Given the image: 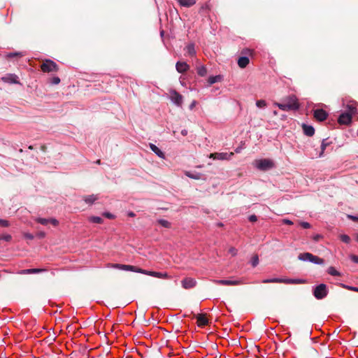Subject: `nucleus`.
<instances>
[{
    "instance_id": "13d9d810",
    "label": "nucleus",
    "mask_w": 358,
    "mask_h": 358,
    "mask_svg": "<svg viewBox=\"0 0 358 358\" xmlns=\"http://www.w3.org/2000/svg\"><path fill=\"white\" fill-rule=\"evenodd\" d=\"M181 134H182V136H186V135L187 134V131L186 129H182V130L181 131Z\"/></svg>"
},
{
    "instance_id": "5701e85b",
    "label": "nucleus",
    "mask_w": 358,
    "mask_h": 358,
    "mask_svg": "<svg viewBox=\"0 0 358 358\" xmlns=\"http://www.w3.org/2000/svg\"><path fill=\"white\" fill-rule=\"evenodd\" d=\"M178 1L184 7H191L196 3V0H178Z\"/></svg>"
},
{
    "instance_id": "39448f33",
    "label": "nucleus",
    "mask_w": 358,
    "mask_h": 358,
    "mask_svg": "<svg viewBox=\"0 0 358 358\" xmlns=\"http://www.w3.org/2000/svg\"><path fill=\"white\" fill-rule=\"evenodd\" d=\"M171 100L178 106H181L183 101V97L181 94L177 92L176 90H171L170 92Z\"/></svg>"
},
{
    "instance_id": "6e6552de",
    "label": "nucleus",
    "mask_w": 358,
    "mask_h": 358,
    "mask_svg": "<svg viewBox=\"0 0 358 358\" xmlns=\"http://www.w3.org/2000/svg\"><path fill=\"white\" fill-rule=\"evenodd\" d=\"M262 282L263 283L283 282L285 284H291V279L282 278H273L263 280Z\"/></svg>"
},
{
    "instance_id": "6e6d98bb",
    "label": "nucleus",
    "mask_w": 358,
    "mask_h": 358,
    "mask_svg": "<svg viewBox=\"0 0 358 358\" xmlns=\"http://www.w3.org/2000/svg\"><path fill=\"white\" fill-rule=\"evenodd\" d=\"M305 282L304 280H294L292 279V283H301V282Z\"/></svg>"
},
{
    "instance_id": "f257e3e1",
    "label": "nucleus",
    "mask_w": 358,
    "mask_h": 358,
    "mask_svg": "<svg viewBox=\"0 0 358 358\" xmlns=\"http://www.w3.org/2000/svg\"><path fill=\"white\" fill-rule=\"evenodd\" d=\"M253 166L259 171H266L275 166L273 161L271 159H259L253 162Z\"/></svg>"
},
{
    "instance_id": "09e8293b",
    "label": "nucleus",
    "mask_w": 358,
    "mask_h": 358,
    "mask_svg": "<svg viewBox=\"0 0 358 358\" xmlns=\"http://www.w3.org/2000/svg\"><path fill=\"white\" fill-rule=\"evenodd\" d=\"M24 236L27 238V239H29V240H32L34 238V236L31 234H29V233H25L24 234Z\"/></svg>"
},
{
    "instance_id": "774afa93",
    "label": "nucleus",
    "mask_w": 358,
    "mask_h": 358,
    "mask_svg": "<svg viewBox=\"0 0 358 358\" xmlns=\"http://www.w3.org/2000/svg\"><path fill=\"white\" fill-rule=\"evenodd\" d=\"M357 241H358V235L357 236V238H356Z\"/></svg>"
},
{
    "instance_id": "e433bc0d",
    "label": "nucleus",
    "mask_w": 358,
    "mask_h": 358,
    "mask_svg": "<svg viewBox=\"0 0 358 358\" xmlns=\"http://www.w3.org/2000/svg\"><path fill=\"white\" fill-rule=\"evenodd\" d=\"M185 175L190 178H193V179H196V180H199L200 178L199 174H193L189 171H187L185 173Z\"/></svg>"
},
{
    "instance_id": "c9c22d12",
    "label": "nucleus",
    "mask_w": 358,
    "mask_h": 358,
    "mask_svg": "<svg viewBox=\"0 0 358 358\" xmlns=\"http://www.w3.org/2000/svg\"><path fill=\"white\" fill-rule=\"evenodd\" d=\"M36 222L43 224V225H47L48 224L50 223V220L49 219H45V218H37L36 219Z\"/></svg>"
},
{
    "instance_id": "9b49d317",
    "label": "nucleus",
    "mask_w": 358,
    "mask_h": 358,
    "mask_svg": "<svg viewBox=\"0 0 358 358\" xmlns=\"http://www.w3.org/2000/svg\"><path fill=\"white\" fill-rule=\"evenodd\" d=\"M1 80L8 83H19L18 77L15 74H8L1 78Z\"/></svg>"
},
{
    "instance_id": "f704fd0d",
    "label": "nucleus",
    "mask_w": 358,
    "mask_h": 358,
    "mask_svg": "<svg viewBox=\"0 0 358 358\" xmlns=\"http://www.w3.org/2000/svg\"><path fill=\"white\" fill-rule=\"evenodd\" d=\"M256 106L258 108H262L266 106V102L264 100H258L256 101Z\"/></svg>"
},
{
    "instance_id": "aec40b11",
    "label": "nucleus",
    "mask_w": 358,
    "mask_h": 358,
    "mask_svg": "<svg viewBox=\"0 0 358 358\" xmlns=\"http://www.w3.org/2000/svg\"><path fill=\"white\" fill-rule=\"evenodd\" d=\"M45 271V269L42 268H29L22 270L19 273L20 274H31V273H38L42 271Z\"/></svg>"
},
{
    "instance_id": "6ab92c4d",
    "label": "nucleus",
    "mask_w": 358,
    "mask_h": 358,
    "mask_svg": "<svg viewBox=\"0 0 358 358\" xmlns=\"http://www.w3.org/2000/svg\"><path fill=\"white\" fill-rule=\"evenodd\" d=\"M186 54L190 57H193L196 55V50L194 48V44L190 43L188 44L185 48Z\"/></svg>"
},
{
    "instance_id": "69168bd1",
    "label": "nucleus",
    "mask_w": 358,
    "mask_h": 358,
    "mask_svg": "<svg viewBox=\"0 0 358 358\" xmlns=\"http://www.w3.org/2000/svg\"><path fill=\"white\" fill-rule=\"evenodd\" d=\"M354 292H358V287H357V289H354Z\"/></svg>"
},
{
    "instance_id": "c03bdc74",
    "label": "nucleus",
    "mask_w": 358,
    "mask_h": 358,
    "mask_svg": "<svg viewBox=\"0 0 358 358\" xmlns=\"http://www.w3.org/2000/svg\"><path fill=\"white\" fill-rule=\"evenodd\" d=\"M60 83V79L59 77H54L51 80V83L53 85H57Z\"/></svg>"
},
{
    "instance_id": "338daca9",
    "label": "nucleus",
    "mask_w": 358,
    "mask_h": 358,
    "mask_svg": "<svg viewBox=\"0 0 358 358\" xmlns=\"http://www.w3.org/2000/svg\"><path fill=\"white\" fill-rule=\"evenodd\" d=\"M29 149H31V150H32V149H33V147H32L31 145H30V146L29 147Z\"/></svg>"
},
{
    "instance_id": "864d4df0",
    "label": "nucleus",
    "mask_w": 358,
    "mask_h": 358,
    "mask_svg": "<svg viewBox=\"0 0 358 358\" xmlns=\"http://www.w3.org/2000/svg\"><path fill=\"white\" fill-rule=\"evenodd\" d=\"M327 145H328V143H325L324 141H323L322 143V145H321L322 152H323L325 150V148Z\"/></svg>"
},
{
    "instance_id": "37998d69",
    "label": "nucleus",
    "mask_w": 358,
    "mask_h": 358,
    "mask_svg": "<svg viewBox=\"0 0 358 358\" xmlns=\"http://www.w3.org/2000/svg\"><path fill=\"white\" fill-rule=\"evenodd\" d=\"M0 226L3 227H7L9 226V223L6 220L0 219Z\"/></svg>"
},
{
    "instance_id": "0eeeda50",
    "label": "nucleus",
    "mask_w": 358,
    "mask_h": 358,
    "mask_svg": "<svg viewBox=\"0 0 358 358\" xmlns=\"http://www.w3.org/2000/svg\"><path fill=\"white\" fill-rule=\"evenodd\" d=\"M328 113L323 109H316L314 110V117L318 121H324L327 119Z\"/></svg>"
},
{
    "instance_id": "4be33fe9",
    "label": "nucleus",
    "mask_w": 358,
    "mask_h": 358,
    "mask_svg": "<svg viewBox=\"0 0 358 358\" xmlns=\"http://www.w3.org/2000/svg\"><path fill=\"white\" fill-rule=\"evenodd\" d=\"M98 199V196L94 194L83 196V200L88 204H92Z\"/></svg>"
},
{
    "instance_id": "4d7b16f0",
    "label": "nucleus",
    "mask_w": 358,
    "mask_h": 358,
    "mask_svg": "<svg viewBox=\"0 0 358 358\" xmlns=\"http://www.w3.org/2000/svg\"><path fill=\"white\" fill-rule=\"evenodd\" d=\"M348 289L354 291V289H357V287L345 286Z\"/></svg>"
},
{
    "instance_id": "de8ad7c7",
    "label": "nucleus",
    "mask_w": 358,
    "mask_h": 358,
    "mask_svg": "<svg viewBox=\"0 0 358 358\" xmlns=\"http://www.w3.org/2000/svg\"><path fill=\"white\" fill-rule=\"evenodd\" d=\"M322 238V236L320 235V234H316L313 237V239L317 242L319 241L321 238Z\"/></svg>"
},
{
    "instance_id": "052dcab7",
    "label": "nucleus",
    "mask_w": 358,
    "mask_h": 358,
    "mask_svg": "<svg viewBox=\"0 0 358 358\" xmlns=\"http://www.w3.org/2000/svg\"><path fill=\"white\" fill-rule=\"evenodd\" d=\"M129 216H130V217H134V216H135V214H134L133 212H130V213H129Z\"/></svg>"
},
{
    "instance_id": "ddd939ff",
    "label": "nucleus",
    "mask_w": 358,
    "mask_h": 358,
    "mask_svg": "<svg viewBox=\"0 0 358 358\" xmlns=\"http://www.w3.org/2000/svg\"><path fill=\"white\" fill-rule=\"evenodd\" d=\"M176 68L178 73H185L189 69V66L186 62H178Z\"/></svg>"
},
{
    "instance_id": "f3484780",
    "label": "nucleus",
    "mask_w": 358,
    "mask_h": 358,
    "mask_svg": "<svg viewBox=\"0 0 358 358\" xmlns=\"http://www.w3.org/2000/svg\"><path fill=\"white\" fill-rule=\"evenodd\" d=\"M249 58L246 56L245 57H241L238 59V65L240 68H245L247 65L249 64Z\"/></svg>"
},
{
    "instance_id": "ea45409f",
    "label": "nucleus",
    "mask_w": 358,
    "mask_h": 358,
    "mask_svg": "<svg viewBox=\"0 0 358 358\" xmlns=\"http://www.w3.org/2000/svg\"><path fill=\"white\" fill-rule=\"evenodd\" d=\"M238 250L234 247H231L229 250L228 253L230 254L231 256H236L237 255Z\"/></svg>"
},
{
    "instance_id": "dca6fc26",
    "label": "nucleus",
    "mask_w": 358,
    "mask_h": 358,
    "mask_svg": "<svg viewBox=\"0 0 358 358\" xmlns=\"http://www.w3.org/2000/svg\"><path fill=\"white\" fill-rule=\"evenodd\" d=\"M197 320L198 326L203 327L206 326L208 323V320L204 315L198 314L196 317Z\"/></svg>"
},
{
    "instance_id": "f03ea898",
    "label": "nucleus",
    "mask_w": 358,
    "mask_h": 358,
    "mask_svg": "<svg viewBox=\"0 0 358 358\" xmlns=\"http://www.w3.org/2000/svg\"><path fill=\"white\" fill-rule=\"evenodd\" d=\"M327 294V287L325 284L323 283L316 286L313 291V295L317 299H322L325 298Z\"/></svg>"
},
{
    "instance_id": "f8f14e48",
    "label": "nucleus",
    "mask_w": 358,
    "mask_h": 358,
    "mask_svg": "<svg viewBox=\"0 0 358 358\" xmlns=\"http://www.w3.org/2000/svg\"><path fill=\"white\" fill-rule=\"evenodd\" d=\"M145 275H150L155 278H163V279H169L170 276L167 273H162V272H156V271H147V273Z\"/></svg>"
},
{
    "instance_id": "8fccbe9b",
    "label": "nucleus",
    "mask_w": 358,
    "mask_h": 358,
    "mask_svg": "<svg viewBox=\"0 0 358 358\" xmlns=\"http://www.w3.org/2000/svg\"><path fill=\"white\" fill-rule=\"evenodd\" d=\"M18 55L22 56V53H20V52H14V53H10L9 55H8V57H13L18 56Z\"/></svg>"
},
{
    "instance_id": "412c9836",
    "label": "nucleus",
    "mask_w": 358,
    "mask_h": 358,
    "mask_svg": "<svg viewBox=\"0 0 358 358\" xmlns=\"http://www.w3.org/2000/svg\"><path fill=\"white\" fill-rule=\"evenodd\" d=\"M275 105L278 106V108L285 111L291 110V101H288L285 103H275Z\"/></svg>"
},
{
    "instance_id": "a211bd4d",
    "label": "nucleus",
    "mask_w": 358,
    "mask_h": 358,
    "mask_svg": "<svg viewBox=\"0 0 358 358\" xmlns=\"http://www.w3.org/2000/svg\"><path fill=\"white\" fill-rule=\"evenodd\" d=\"M150 148L152 152H154L158 157L161 158H164V152L155 145L150 143Z\"/></svg>"
},
{
    "instance_id": "c756f323",
    "label": "nucleus",
    "mask_w": 358,
    "mask_h": 358,
    "mask_svg": "<svg viewBox=\"0 0 358 358\" xmlns=\"http://www.w3.org/2000/svg\"><path fill=\"white\" fill-rule=\"evenodd\" d=\"M347 108H348V110H347L346 113H350L351 117L352 116V115L355 114L357 111V107L353 105H348Z\"/></svg>"
},
{
    "instance_id": "7c9ffc66",
    "label": "nucleus",
    "mask_w": 358,
    "mask_h": 358,
    "mask_svg": "<svg viewBox=\"0 0 358 358\" xmlns=\"http://www.w3.org/2000/svg\"><path fill=\"white\" fill-rule=\"evenodd\" d=\"M157 222L165 228H170L171 225L169 221L163 219L158 220Z\"/></svg>"
},
{
    "instance_id": "79ce46f5",
    "label": "nucleus",
    "mask_w": 358,
    "mask_h": 358,
    "mask_svg": "<svg viewBox=\"0 0 358 358\" xmlns=\"http://www.w3.org/2000/svg\"><path fill=\"white\" fill-rule=\"evenodd\" d=\"M103 215L104 217H106V218L108 219H114L115 218V215L110 213H108V212H105L103 213Z\"/></svg>"
},
{
    "instance_id": "473e14b6",
    "label": "nucleus",
    "mask_w": 358,
    "mask_h": 358,
    "mask_svg": "<svg viewBox=\"0 0 358 358\" xmlns=\"http://www.w3.org/2000/svg\"><path fill=\"white\" fill-rule=\"evenodd\" d=\"M220 80V77L219 76H210L209 77L208 82L209 84L212 85L217 82H218Z\"/></svg>"
},
{
    "instance_id": "e2e57ef3",
    "label": "nucleus",
    "mask_w": 358,
    "mask_h": 358,
    "mask_svg": "<svg viewBox=\"0 0 358 358\" xmlns=\"http://www.w3.org/2000/svg\"><path fill=\"white\" fill-rule=\"evenodd\" d=\"M39 236H40L41 237H44L45 234H44L43 232L40 233Z\"/></svg>"
},
{
    "instance_id": "49530a36",
    "label": "nucleus",
    "mask_w": 358,
    "mask_h": 358,
    "mask_svg": "<svg viewBox=\"0 0 358 358\" xmlns=\"http://www.w3.org/2000/svg\"><path fill=\"white\" fill-rule=\"evenodd\" d=\"M242 53L245 54V55H251L252 53V50L250 49H244V50H243Z\"/></svg>"
},
{
    "instance_id": "3c124183",
    "label": "nucleus",
    "mask_w": 358,
    "mask_h": 358,
    "mask_svg": "<svg viewBox=\"0 0 358 358\" xmlns=\"http://www.w3.org/2000/svg\"><path fill=\"white\" fill-rule=\"evenodd\" d=\"M50 223H51L54 226H57L58 224V221L56 219H49Z\"/></svg>"
},
{
    "instance_id": "bf43d9fd",
    "label": "nucleus",
    "mask_w": 358,
    "mask_h": 358,
    "mask_svg": "<svg viewBox=\"0 0 358 358\" xmlns=\"http://www.w3.org/2000/svg\"><path fill=\"white\" fill-rule=\"evenodd\" d=\"M284 222H285L286 224H291V220H284Z\"/></svg>"
},
{
    "instance_id": "1a4fd4ad",
    "label": "nucleus",
    "mask_w": 358,
    "mask_h": 358,
    "mask_svg": "<svg viewBox=\"0 0 358 358\" xmlns=\"http://www.w3.org/2000/svg\"><path fill=\"white\" fill-rule=\"evenodd\" d=\"M182 286L185 289H190L195 287L196 282L194 278H186L181 282Z\"/></svg>"
},
{
    "instance_id": "b1692460",
    "label": "nucleus",
    "mask_w": 358,
    "mask_h": 358,
    "mask_svg": "<svg viewBox=\"0 0 358 358\" xmlns=\"http://www.w3.org/2000/svg\"><path fill=\"white\" fill-rule=\"evenodd\" d=\"M299 259L302 261H309L310 262L311 258H313V254L309 252H304L299 254L298 257Z\"/></svg>"
},
{
    "instance_id": "680f3d73",
    "label": "nucleus",
    "mask_w": 358,
    "mask_h": 358,
    "mask_svg": "<svg viewBox=\"0 0 358 358\" xmlns=\"http://www.w3.org/2000/svg\"><path fill=\"white\" fill-rule=\"evenodd\" d=\"M350 217H351L353 220H358V218H357V217H356L350 216Z\"/></svg>"
},
{
    "instance_id": "20e7f679",
    "label": "nucleus",
    "mask_w": 358,
    "mask_h": 358,
    "mask_svg": "<svg viewBox=\"0 0 358 358\" xmlns=\"http://www.w3.org/2000/svg\"><path fill=\"white\" fill-rule=\"evenodd\" d=\"M234 152H214L210 153L208 156L209 158L214 160H230L234 156Z\"/></svg>"
},
{
    "instance_id": "a18cd8bd",
    "label": "nucleus",
    "mask_w": 358,
    "mask_h": 358,
    "mask_svg": "<svg viewBox=\"0 0 358 358\" xmlns=\"http://www.w3.org/2000/svg\"><path fill=\"white\" fill-rule=\"evenodd\" d=\"M248 220L251 222H255L257 220V217L255 215H251L250 216H249Z\"/></svg>"
},
{
    "instance_id": "603ef678",
    "label": "nucleus",
    "mask_w": 358,
    "mask_h": 358,
    "mask_svg": "<svg viewBox=\"0 0 358 358\" xmlns=\"http://www.w3.org/2000/svg\"><path fill=\"white\" fill-rule=\"evenodd\" d=\"M351 259L353 262L358 264V256L353 255L351 256Z\"/></svg>"
},
{
    "instance_id": "393cba45",
    "label": "nucleus",
    "mask_w": 358,
    "mask_h": 358,
    "mask_svg": "<svg viewBox=\"0 0 358 358\" xmlns=\"http://www.w3.org/2000/svg\"><path fill=\"white\" fill-rule=\"evenodd\" d=\"M129 271L140 273L145 274V273H147V270H144V269H142L137 266H131V265L129 266Z\"/></svg>"
},
{
    "instance_id": "2f4dec72",
    "label": "nucleus",
    "mask_w": 358,
    "mask_h": 358,
    "mask_svg": "<svg viewBox=\"0 0 358 358\" xmlns=\"http://www.w3.org/2000/svg\"><path fill=\"white\" fill-rule=\"evenodd\" d=\"M299 108V103L296 97L292 95V110H298Z\"/></svg>"
},
{
    "instance_id": "7ed1b4c3",
    "label": "nucleus",
    "mask_w": 358,
    "mask_h": 358,
    "mask_svg": "<svg viewBox=\"0 0 358 358\" xmlns=\"http://www.w3.org/2000/svg\"><path fill=\"white\" fill-rule=\"evenodd\" d=\"M41 69L45 73L57 72L59 69L57 64L50 59H46L41 64Z\"/></svg>"
},
{
    "instance_id": "58836bf2",
    "label": "nucleus",
    "mask_w": 358,
    "mask_h": 358,
    "mask_svg": "<svg viewBox=\"0 0 358 358\" xmlns=\"http://www.w3.org/2000/svg\"><path fill=\"white\" fill-rule=\"evenodd\" d=\"M12 239V237L9 234H5V235H2V236H0V241L1 240H3L5 241H10V240Z\"/></svg>"
},
{
    "instance_id": "4c0bfd02",
    "label": "nucleus",
    "mask_w": 358,
    "mask_h": 358,
    "mask_svg": "<svg viewBox=\"0 0 358 358\" xmlns=\"http://www.w3.org/2000/svg\"><path fill=\"white\" fill-rule=\"evenodd\" d=\"M341 240L345 243H349L350 241V238L348 235L343 234L341 236Z\"/></svg>"
},
{
    "instance_id": "5fc2aeb1",
    "label": "nucleus",
    "mask_w": 358,
    "mask_h": 358,
    "mask_svg": "<svg viewBox=\"0 0 358 358\" xmlns=\"http://www.w3.org/2000/svg\"><path fill=\"white\" fill-rule=\"evenodd\" d=\"M196 104H197L196 101L194 100V101L191 103V104L189 105V109H190V110H192V109L196 106Z\"/></svg>"
},
{
    "instance_id": "72a5a7b5",
    "label": "nucleus",
    "mask_w": 358,
    "mask_h": 358,
    "mask_svg": "<svg viewBox=\"0 0 358 358\" xmlns=\"http://www.w3.org/2000/svg\"><path fill=\"white\" fill-rule=\"evenodd\" d=\"M251 264L252 266V267H255L258 265L259 264V257L257 255H254L252 259H251Z\"/></svg>"
},
{
    "instance_id": "bb28decb",
    "label": "nucleus",
    "mask_w": 358,
    "mask_h": 358,
    "mask_svg": "<svg viewBox=\"0 0 358 358\" xmlns=\"http://www.w3.org/2000/svg\"><path fill=\"white\" fill-rule=\"evenodd\" d=\"M89 221L93 223L102 224L103 220L101 217L98 216H91L89 217Z\"/></svg>"
},
{
    "instance_id": "a878e982",
    "label": "nucleus",
    "mask_w": 358,
    "mask_h": 358,
    "mask_svg": "<svg viewBox=\"0 0 358 358\" xmlns=\"http://www.w3.org/2000/svg\"><path fill=\"white\" fill-rule=\"evenodd\" d=\"M196 71L201 76H205L207 74V69L204 66H199L196 68Z\"/></svg>"
},
{
    "instance_id": "2eb2a0df",
    "label": "nucleus",
    "mask_w": 358,
    "mask_h": 358,
    "mask_svg": "<svg viewBox=\"0 0 358 358\" xmlns=\"http://www.w3.org/2000/svg\"><path fill=\"white\" fill-rule=\"evenodd\" d=\"M129 266L130 265L121 264H108L107 265V267L129 271Z\"/></svg>"
},
{
    "instance_id": "423d86ee",
    "label": "nucleus",
    "mask_w": 358,
    "mask_h": 358,
    "mask_svg": "<svg viewBox=\"0 0 358 358\" xmlns=\"http://www.w3.org/2000/svg\"><path fill=\"white\" fill-rule=\"evenodd\" d=\"M352 120L351 114L349 113H343L340 115L338 122L340 124L348 125L350 124Z\"/></svg>"
},
{
    "instance_id": "c85d7f7f",
    "label": "nucleus",
    "mask_w": 358,
    "mask_h": 358,
    "mask_svg": "<svg viewBox=\"0 0 358 358\" xmlns=\"http://www.w3.org/2000/svg\"><path fill=\"white\" fill-rule=\"evenodd\" d=\"M328 273L333 276H341V273L333 266H330L327 271Z\"/></svg>"
},
{
    "instance_id": "4468645a",
    "label": "nucleus",
    "mask_w": 358,
    "mask_h": 358,
    "mask_svg": "<svg viewBox=\"0 0 358 358\" xmlns=\"http://www.w3.org/2000/svg\"><path fill=\"white\" fill-rule=\"evenodd\" d=\"M302 129L304 134L308 136H313L315 134V129L310 125L302 124Z\"/></svg>"
},
{
    "instance_id": "0e129e2a",
    "label": "nucleus",
    "mask_w": 358,
    "mask_h": 358,
    "mask_svg": "<svg viewBox=\"0 0 358 358\" xmlns=\"http://www.w3.org/2000/svg\"><path fill=\"white\" fill-rule=\"evenodd\" d=\"M235 151H236V152H240V149H239V148H236V149L235 150Z\"/></svg>"
},
{
    "instance_id": "cd10ccee",
    "label": "nucleus",
    "mask_w": 358,
    "mask_h": 358,
    "mask_svg": "<svg viewBox=\"0 0 358 358\" xmlns=\"http://www.w3.org/2000/svg\"><path fill=\"white\" fill-rule=\"evenodd\" d=\"M310 262L316 264H322L324 261L323 259L313 255V258H311Z\"/></svg>"
},
{
    "instance_id": "a19ab883",
    "label": "nucleus",
    "mask_w": 358,
    "mask_h": 358,
    "mask_svg": "<svg viewBox=\"0 0 358 358\" xmlns=\"http://www.w3.org/2000/svg\"><path fill=\"white\" fill-rule=\"evenodd\" d=\"M299 224L303 227V229H309L310 227V224L306 222H299Z\"/></svg>"
},
{
    "instance_id": "9d476101",
    "label": "nucleus",
    "mask_w": 358,
    "mask_h": 358,
    "mask_svg": "<svg viewBox=\"0 0 358 358\" xmlns=\"http://www.w3.org/2000/svg\"><path fill=\"white\" fill-rule=\"evenodd\" d=\"M215 282L217 285H227V286L238 285L241 283L240 280H215Z\"/></svg>"
}]
</instances>
